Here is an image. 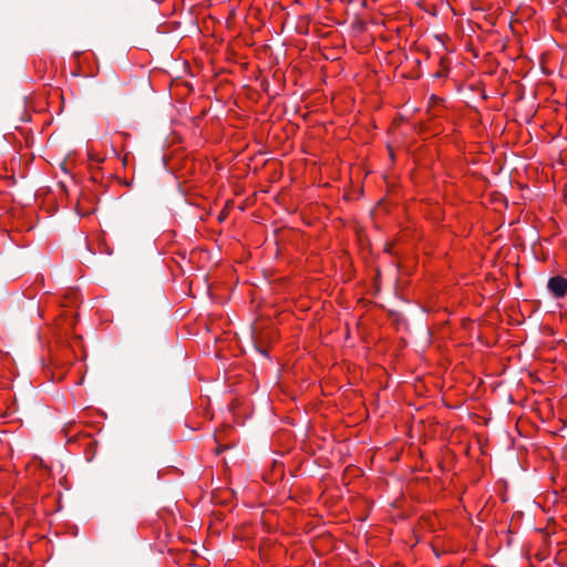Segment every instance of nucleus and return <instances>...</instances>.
I'll return each instance as SVG.
<instances>
[{
    "instance_id": "obj_1",
    "label": "nucleus",
    "mask_w": 567,
    "mask_h": 567,
    "mask_svg": "<svg viewBox=\"0 0 567 567\" xmlns=\"http://www.w3.org/2000/svg\"><path fill=\"white\" fill-rule=\"evenodd\" d=\"M548 290L555 298H563L567 293V279L563 276H555L548 280Z\"/></svg>"
}]
</instances>
